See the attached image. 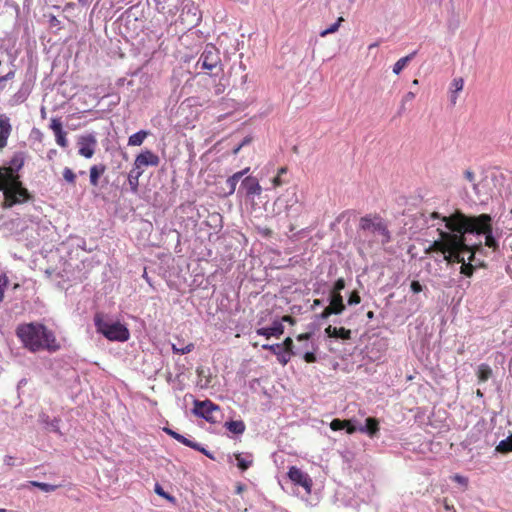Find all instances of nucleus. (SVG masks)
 Instances as JSON below:
<instances>
[{"mask_svg":"<svg viewBox=\"0 0 512 512\" xmlns=\"http://www.w3.org/2000/svg\"><path fill=\"white\" fill-rule=\"evenodd\" d=\"M344 288H345V281H344V279H343V278H339V279L335 282V284H334V286H333V288H332V290H331V292H330V293H339V294H341V291H342Z\"/></svg>","mask_w":512,"mask_h":512,"instance_id":"40","label":"nucleus"},{"mask_svg":"<svg viewBox=\"0 0 512 512\" xmlns=\"http://www.w3.org/2000/svg\"><path fill=\"white\" fill-rule=\"evenodd\" d=\"M163 431H164L166 434H168L169 436H171V437H172V435H173V433H174V430H172V429H170V428H167V427L163 428Z\"/></svg>","mask_w":512,"mask_h":512,"instance_id":"57","label":"nucleus"},{"mask_svg":"<svg viewBox=\"0 0 512 512\" xmlns=\"http://www.w3.org/2000/svg\"><path fill=\"white\" fill-rule=\"evenodd\" d=\"M347 424H349V422H344V420L340 419H334L330 422V428L333 431H338L344 429V427L347 426Z\"/></svg>","mask_w":512,"mask_h":512,"instance_id":"35","label":"nucleus"},{"mask_svg":"<svg viewBox=\"0 0 512 512\" xmlns=\"http://www.w3.org/2000/svg\"><path fill=\"white\" fill-rule=\"evenodd\" d=\"M271 184H272V187L273 188H277V187H280L282 184H283V181L280 177V175H276L272 180H271Z\"/></svg>","mask_w":512,"mask_h":512,"instance_id":"49","label":"nucleus"},{"mask_svg":"<svg viewBox=\"0 0 512 512\" xmlns=\"http://www.w3.org/2000/svg\"><path fill=\"white\" fill-rule=\"evenodd\" d=\"M315 350H316V346L314 344H311V349H306V350L296 349L295 353L303 355V358L307 363H313L316 360V357L314 354Z\"/></svg>","mask_w":512,"mask_h":512,"instance_id":"24","label":"nucleus"},{"mask_svg":"<svg viewBox=\"0 0 512 512\" xmlns=\"http://www.w3.org/2000/svg\"><path fill=\"white\" fill-rule=\"evenodd\" d=\"M361 302V298L358 292L354 291L350 294L348 298V305H357Z\"/></svg>","mask_w":512,"mask_h":512,"instance_id":"42","label":"nucleus"},{"mask_svg":"<svg viewBox=\"0 0 512 512\" xmlns=\"http://www.w3.org/2000/svg\"><path fill=\"white\" fill-rule=\"evenodd\" d=\"M496 451L500 453H508L512 451V434L498 443Z\"/></svg>","mask_w":512,"mask_h":512,"instance_id":"26","label":"nucleus"},{"mask_svg":"<svg viewBox=\"0 0 512 512\" xmlns=\"http://www.w3.org/2000/svg\"><path fill=\"white\" fill-rule=\"evenodd\" d=\"M415 98V94L413 92H408L406 93V95L404 96V99L406 101H412L413 99Z\"/></svg>","mask_w":512,"mask_h":512,"instance_id":"53","label":"nucleus"},{"mask_svg":"<svg viewBox=\"0 0 512 512\" xmlns=\"http://www.w3.org/2000/svg\"><path fill=\"white\" fill-rule=\"evenodd\" d=\"M192 411L197 417L203 418L210 423H217L220 421L222 417V413L219 406H217L210 400H195L194 408Z\"/></svg>","mask_w":512,"mask_h":512,"instance_id":"5","label":"nucleus"},{"mask_svg":"<svg viewBox=\"0 0 512 512\" xmlns=\"http://www.w3.org/2000/svg\"><path fill=\"white\" fill-rule=\"evenodd\" d=\"M243 490H244V486L243 485H241V484L237 485V487H236V493L237 494H241L243 492Z\"/></svg>","mask_w":512,"mask_h":512,"instance_id":"58","label":"nucleus"},{"mask_svg":"<svg viewBox=\"0 0 512 512\" xmlns=\"http://www.w3.org/2000/svg\"><path fill=\"white\" fill-rule=\"evenodd\" d=\"M373 316H374V314H373V312H372V311H369V312L367 313V317H368V318H373Z\"/></svg>","mask_w":512,"mask_h":512,"instance_id":"63","label":"nucleus"},{"mask_svg":"<svg viewBox=\"0 0 512 512\" xmlns=\"http://www.w3.org/2000/svg\"><path fill=\"white\" fill-rule=\"evenodd\" d=\"M190 2L191 5L185 4L183 8L182 19L187 25L193 27L200 23L202 15L198 5L193 0H190Z\"/></svg>","mask_w":512,"mask_h":512,"instance_id":"13","label":"nucleus"},{"mask_svg":"<svg viewBox=\"0 0 512 512\" xmlns=\"http://www.w3.org/2000/svg\"><path fill=\"white\" fill-rule=\"evenodd\" d=\"M344 21L343 17H339L336 22L328 26L326 29L320 32L321 37H326L329 34L335 33L338 31L341 23Z\"/></svg>","mask_w":512,"mask_h":512,"instance_id":"30","label":"nucleus"},{"mask_svg":"<svg viewBox=\"0 0 512 512\" xmlns=\"http://www.w3.org/2000/svg\"><path fill=\"white\" fill-rule=\"evenodd\" d=\"M149 135V132L146 130H140L128 138V145L129 146H140L143 144L147 136Z\"/></svg>","mask_w":512,"mask_h":512,"instance_id":"21","label":"nucleus"},{"mask_svg":"<svg viewBox=\"0 0 512 512\" xmlns=\"http://www.w3.org/2000/svg\"><path fill=\"white\" fill-rule=\"evenodd\" d=\"M344 422H349V424H347V426L344 427L348 434H353L358 430V428H356V426L354 425V420L349 419V420H344Z\"/></svg>","mask_w":512,"mask_h":512,"instance_id":"45","label":"nucleus"},{"mask_svg":"<svg viewBox=\"0 0 512 512\" xmlns=\"http://www.w3.org/2000/svg\"><path fill=\"white\" fill-rule=\"evenodd\" d=\"M23 164V157L17 156L12 159L13 167H0V191L4 196V208L26 203L30 199V194L18 174Z\"/></svg>","mask_w":512,"mask_h":512,"instance_id":"2","label":"nucleus"},{"mask_svg":"<svg viewBox=\"0 0 512 512\" xmlns=\"http://www.w3.org/2000/svg\"><path fill=\"white\" fill-rule=\"evenodd\" d=\"M63 178L69 183L75 182V174L70 168H65L63 170Z\"/></svg>","mask_w":512,"mask_h":512,"instance_id":"41","label":"nucleus"},{"mask_svg":"<svg viewBox=\"0 0 512 512\" xmlns=\"http://www.w3.org/2000/svg\"><path fill=\"white\" fill-rule=\"evenodd\" d=\"M160 159L157 154L151 150L145 149L139 153L134 160L133 169L144 173L145 167L158 166Z\"/></svg>","mask_w":512,"mask_h":512,"instance_id":"9","label":"nucleus"},{"mask_svg":"<svg viewBox=\"0 0 512 512\" xmlns=\"http://www.w3.org/2000/svg\"><path fill=\"white\" fill-rule=\"evenodd\" d=\"M56 142L59 146L65 148L68 145L65 131H61L55 134Z\"/></svg>","mask_w":512,"mask_h":512,"instance_id":"36","label":"nucleus"},{"mask_svg":"<svg viewBox=\"0 0 512 512\" xmlns=\"http://www.w3.org/2000/svg\"><path fill=\"white\" fill-rule=\"evenodd\" d=\"M286 168L285 167H281L278 172H277V175H280V177L286 173Z\"/></svg>","mask_w":512,"mask_h":512,"instance_id":"59","label":"nucleus"},{"mask_svg":"<svg viewBox=\"0 0 512 512\" xmlns=\"http://www.w3.org/2000/svg\"><path fill=\"white\" fill-rule=\"evenodd\" d=\"M186 446L189 447V445H191V440H189L188 438H186L185 436H181L180 440L178 441Z\"/></svg>","mask_w":512,"mask_h":512,"instance_id":"51","label":"nucleus"},{"mask_svg":"<svg viewBox=\"0 0 512 512\" xmlns=\"http://www.w3.org/2000/svg\"><path fill=\"white\" fill-rule=\"evenodd\" d=\"M242 178V173H234L227 179V185L229 186V194H233L236 190V186L239 180Z\"/></svg>","mask_w":512,"mask_h":512,"instance_id":"31","label":"nucleus"},{"mask_svg":"<svg viewBox=\"0 0 512 512\" xmlns=\"http://www.w3.org/2000/svg\"><path fill=\"white\" fill-rule=\"evenodd\" d=\"M226 428L234 434H242L245 431V424L243 421H230L226 422Z\"/></svg>","mask_w":512,"mask_h":512,"instance_id":"25","label":"nucleus"},{"mask_svg":"<svg viewBox=\"0 0 512 512\" xmlns=\"http://www.w3.org/2000/svg\"><path fill=\"white\" fill-rule=\"evenodd\" d=\"M284 322H287L290 325H293L295 323L294 319L291 316H283L281 320L274 321L270 327H263L257 329L256 333L267 339H269L270 337H279L284 333Z\"/></svg>","mask_w":512,"mask_h":512,"instance_id":"6","label":"nucleus"},{"mask_svg":"<svg viewBox=\"0 0 512 512\" xmlns=\"http://www.w3.org/2000/svg\"><path fill=\"white\" fill-rule=\"evenodd\" d=\"M432 217L439 219L438 238L429 243L425 248L426 253L439 252L447 262L461 263V273L471 276L474 270L471 262L474 259L475 250L482 244L481 240L472 241L471 237H483L486 246L496 247L490 216L482 214L467 217L461 213H455L449 217H439L434 213Z\"/></svg>","mask_w":512,"mask_h":512,"instance_id":"1","label":"nucleus"},{"mask_svg":"<svg viewBox=\"0 0 512 512\" xmlns=\"http://www.w3.org/2000/svg\"><path fill=\"white\" fill-rule=\"evenodd\" d=\"M50 128L53 130L54 134L63 131L62 123L58 118L51 119Z\"/></svg>","mask_w":512,"mask_h":512,"instance_id":"38","label":"nucleus"},{"mask_svg":"<svg viewBox=\"0 0 512 512\" xmlns=\"http://www.w3.org/2000/svg\"><path fill=\"white\" fill-rule=\"evenodd\" d=\"M31 485L34 487H38L39 489L45 492H50L54 489L52 485L43 482L31 481Z\"/></svg>","mask_w":512,"mask_h":512,"instance_id":"39","label":"nucleus"},{"mask_svg":"<svg viewBox=\"0 0 512 512\" xmlns=\"http://www.w3.org/2000/svg\"><path fill=\"white\" fill-rule=\"evenodd\" d=\"M464 178L472 184L473 188L476 189V185H475V174L473 173V171L471 170H466L464 172Z\"/></svg>","mask_w":512,"mask_h":512,"instance_id":"43","label":"nucleus"},{"mask_svg":"<svg viewBox=\"0 0 512 512\" xmlns=\"http://www.w3.org/2000/svg\"><path fill=\"white\" fill-rule=\"evenodd\" d=\"M50 24L56 26L59 24V20L55 16L50 17Z\"/></svg>","mask_w":512,"mask_h":512,"instance_id":"54","label":"nucleus"},{"mask_svg":"<svg viewBox=\"0 0 512 512\" xmlns=\"http://www.w3.org/2000/svg\"><path fill=\"white\" fill-rule=\"evenodd\" d=\"M9 284V278L6 273L0 274V303L4 299V291Z\"/></svg>","mask_w":512,"mask_h":512,"instance_id":"33","label":"nucleus"},{"mask_svg":"<svg viewBox=\"0 0 512 512\" xmlns=\"http://www.w3.org/2000/svg\"><path fill=\"white\" fill-rule=\"evenodd\" d=\"M10 133L11 124L9 118L5 115H0V149L6 146Z\"/></svg>","mask_w":512,"mask_h":512,"instance_id":"17","label":"nucleus"},{"mask_svg":"<svg viewBox=\"0 0 512 512\" xmlns=\"http://www.w3.org/2000/svg\"><path fill=\"white\" fill-rule=\"evenodd\" d=\"M190 448H193L195 450H198L200 449V444L196 443V442H193L191 441V445H189Z\"/></svg>","mask_w":512,"mask_h":512,"instance_id":"56","label":"nucleus"},{"mask_svg":"<svg viewBox=\"0 0 512 512\" xmlns=\"http://www.w3.org/2000/svg\"><path fill=\"white\" fill-rule=\"evenodd\" d=\"M329 306L333 308V312H335V315L343 313L345 310V305L343 302L342 295L339 293H330Z\"/></svg>","mask_w":512,"mask_h":512,"instance_id":"19","label":"nucleus"},{"mask_svg":"<svg viewBox=\"0 0 512 512\" xmlns=\"http://www.w3.org/2000/svg\"><path fill=\"white\" fill-rule=\"evenodd\" d=\"M143 174L141 173V171H138V170H135L132 168V170L129 172L128 174V183H129V186H130V189L133 193H136L138 191V186H139V178L142 176Z\"/></svg>","mask_w":512,"mask_h":512,"instance_id":"22","label":"nucleus"},{"mask_svg":"<svg viewBox=\"0 0 512 512\" xmlns=\"http://www.w3.org/2000/svg\"><path fill=\"white\" fill-rule=\"evenodd\" d=\"M94 321L97 332L110 341L126 342L130 338L129 329L119 321L105 320L99 315Z\"/></svg>","mask_w":512,"mask_h":512,"instance_id":"4","label":"nucleus"},{"mask_svg":"<svg viewBox=\"0 0 512 512\" xmlns=\"http://www.w3.org/2000/svg\"><path fill=\"white\" fill-rule=\"evenodd\" d=\"M325 334L329 338H337L342 340H348L351 338V330L346 329L344 327H336L329 325L327 328H325Z\"/></svg>","mask_w":512,"mask_h":512,"instance_id":"16","label":"nucleus"},{"mask_svg":"<svg viewBox=\"0 0 512 512\" xmlns=\"http://www.w3.org/2000/svg\"><path fill=\"white\" fill-rule=\"evenodd\" d=\"M171 348H172L173 353L183 355V354L190 353L194 349V344L188 343L187 345L182 346V347H177L175 344H172Z\"/></svg>","mask_w":512,"mask_h":512,"instance_id":"32","label":"nucleus"},{"mask_svg":"<svg viewBox=\"0 0 512 512\" xmlns=\"http://www.w3.org/2000/svg\"><path fill=\"white\" fill-rule=\"evenodd\" d=\"M242 147H243V144H240L237 147H235L233 149V154H235V155L238 154V152L241 150Z\"/></svg>","mask_w":512,"mask_h":512,"instance_id":"61","label":"nucleus"},{"mask_svg":"<svg viewBox=\"0 0 512 512\" xmlns=\"http://www.w3.org/2000/svg\"><path fill=\"white\" fill-rule=\"evenodd\" d=\"M143 278L146 279L147 282H150L146 271H144Z\"/></svg>","mask_w":512,"mask_h":512,"instance_id":"64","label":"nucleus"},{"mask_svg":"<svg viewBox=\"0 0 512 512\" xmlns=\"http://www.w3.org/2000/svg\"><path fill=\"white\" fill-rule=\"evenodd\" d=\"M290 353L289 351H281V349L278 351V353L276 354L277 357H278V361L282 364V365H286L289 360H290Z\"/></svg>","mask_w":512,"mask_h":512,"instance_id":"37","label":"nucleus"},{"mask_svg":"<svg viewBox=\"0 0 512 512\" xmlns=\"http://www.w3.org/2000/svg\"><path fill=\"white\" fill-rule=\"evenodd\" d=\"M154 491L160 497L168 500L171 503H175V498L173 496H171L170 494L166 493L159 484L155 485Z\"/></svg>","mask_w":512,"mask_h":512,"instance_id":"34","label":"nucleus"},{"mask_svg":"<svg viewBox=\"0 0 512 512\" xmlns=\"http://www.w3.org/2000/svg\"><path fill=\"white\" fill-rule=\"evenodd\" d=\"M333 314H335V312H333V308H332L331 306H329V305H328V306L323 310V312H322V315H321V316H322V318H327V317H329L330 315H333Z\"/></svg>","mask_w":512,"mask_h":512,"instance_id":"50","label":"nucleus"},{"mask_svg":"<svg viewBox=\"0 0 512 512\" xmlns=\"http://www.w3.org/2000/svg\"><path fill=\"white\" fill-rule=\"evenodd\" d=\"M181 436H182L181 434H179L176 431H174V433L172 435V438H174L175 440L179 441Z\"/></svg>","mask_w":512,"mask_h":512,"instance_id":"60","label":"nucleus"},{"mask_svg":"<svg viewBox=\"0 0 512 512\" xmlns=\"http://www.w3.org/2000/svg\"><path fill=\"white\" fill-rule=\"evenodd\" d=\"M361 228L373 233L375 236L381 237L383 243L388 242L389 235L385 225L381 220H373L371 218H362L360 222Z\"/></svg>","mask_w":512,"mask_h":512,"instance_id":"7","label":"nucleus"},{"mask_svg":"<svg viewBox=\"0 0 512 512\" xmlns=\"http://www.w3.org/2000/svg\"><path fill=\"white\" fill-rule=\"evenodd\" d=\"M242 187L245 189L247 196H259L262 193V187L259 181L252 176L246 177L242 181Z\"/></svg>","mask_w":512,"mask_h":512,"instance_id":"14","label":"nucleus"},{"mask_svg":"<svg viewBox=\"0 0 512 512\" xmlns=\"http://www.w3.org/2000/svg\"><path fill=\"white\" fill-rule=\"evenodd\" d=\"M464 88V79L462 77L454 78L449 87V100L452 105H455L458 101L459 94Z\"/></svg>","mask_w":512,"mask_h":512,"instance_id":"15","label":"nucleus"},{"mask_svg":"<svg viewBox=\"0 0 512 512\" xmlns=\"http://www.w3.org/2000/svg\"><path fill=\"white\" fill-rule=\"evenodd\" d=\"M281 345L285 347L286 351L292 352L293 341L290 337H287L284 340L283 344H281Z\"/></svg>","mask_w":512,"mask_h":512,"instance_id":"48","label":"nucleus"},{"mask_svg":"<svg viewBox=\"0 0 512 512\" xmlns=\"http://www.w3.org/2000/svg\"><path fill=\"white\" fill-rule=\"evenodd\" d=\"M414 55L415 52L400 58L393 66V73L399 75L402 72V70L407 66V64L412 60Z\"/></svg>","mask_w":512,"mask_h":512,"instance_id":"23","label":"nucleus"},{"mask_svg":"<svg viewBox=\"0 0 512 512\" xmlns=\"http://www.w3.org/2000/svg\"><path fill=\"white\" fill-rule=\"evenodd\" d=\"M288 477L294 485L301 486L306 494L311 493L313 482L307 473L296 466H291L288 470Z\"/></svg>","mask_w":512,"mask_h":512,"instance_id":"8","label":"nucleus"},{"mask_svg":"<svg viewBox=\"0 0 512 512\" xmlns=\"http://www.w3.org/2000/svg\"><path fill=\"white\" fill-rule=\"evenodd\" d=\"M311 335L309 333L300 334L297 336V341L301 343L296 349L306 350L311 349V344H314L310 341Z\"/></svg>","mask_w":512,"mask_h":512,"instance_id":"27","label":"nucleus"},{"mask_svg":"<svg viewBox=\"0 0 512 512\" xmlns=\"http://www.w3.org/2000/svg\"><path fill=\"white\" fill-rule=\"evenodd\" d=\"M77 145L78 153L86 159H91L97 147V139L94 134L82 135L79 137Z\"/></svg>","mask_w":512,"mask_h":512,"instance_id":"10","label":"nucleus"},{"mask_svg":"<svg viewBox=\"0 0 512 512\" xmlns=\"http://www.w3.org/2000/svg\"><path fill=\"white\" fill-rule=\"evenodd\" d=\"M105 169H106V167L103 164L93 165L92 167H90L89 178H90L91 185H93V186L98 185L99 178L105 172Z\"/></svg>","mask_w":512,"mask_h":512,"instance_id":"20","label":"nucleus"},{"mask_svg":"<svg viewBox=\"0 0 512 512\" xmlns=\"http://www.w3.org/2000/svg\"><path fill=\"white\" fill-rule=\"evenodd\" d=\"M16 335L23 347L31 352L47 350L56 352L61 348L54 333L40 323H23L16 328Z\"/></svg>","mask_w":512,"mask_h":512,"instance_id":"3","label":"nucleus"},{"mask_svg":"<svg viewBox=\"0 0 512 512\" xmlns=\"http://www.w3.org/2000/svg\"><path fill=\"white\" fill-rule=\"evenodd\" d=\"M236 461H237V466L241 470L248 469L250 467V465L252 464V458H251V456H248V455L238 454V455H236Z\"/></svg>","mask_w":512,"mask_h":512,"instance_id":"29","label":"nucleus"},{"mask_svg":"<svg viewBox=\"0 0 512 512\" xmlns=\"http://www.w3.org/2000/svg\"><path fill=\"white\" fill-rule=\"evenodd\" d=\"M249 170H250L249 167H247L244 170L239 171L238 173H242V177H243L244 175H246L249 172Z\"/></svg>","mask_w":512,"mask_h":512,"instance_id":"62","label":"nucleus"},{"mask_svg":"<svg viewBox=\"0 0 512 512\" xmlns=\"http://www.w3.org/2000/svg\"><path fill=\"white\" fill-rule=\"evenodd\" d=\"M198 451H200L201 453H203L204 455H206L207 457H209L211 459L213 458L212 454L208 450H206L204 447H202L201 445H200V449H198Z\"/></svg>","mask_w":512,"mask_h":512,"instance_id":"52","label":"nucleus"},{"mask_svg":"<svg viewBox=\"0 0 512 512\" xmlns=\"http://www.w3.org/2000/svg\"><path fill=\"white\" fill-rule=\"evenodd\" d=\"M453 480L462 486H466L468 483L467 478L459 474L454 475Z\"/></svg>","mask_w":512,"mask_h":512,"instance_id":"46","label":"nucleus"},{"mask_svg":"<svg viewBox=\"0 0 512 512\" xmlns=\"http://www.w3.org/2000/svg\"><path fill=\"white\" fill-rule=\"evenodd\" d=\"M199 62L202 68L213 70L220 62L217 49L212 45H207L200 56Z\"/></svg>","mask_w":512,"mask_h":512,"instance_id":"12","label":"nucleus"},{"mask_svg":"<svg viewBox=\"0 0 512 512\" xmlns=\"http://www.w3.org/2000/svg\"><path fill=\"white\" fill-rule=\"evenodd\" d=\"M296 203L298 196L295 190H286L274 202L276 213L288 212Z\"/></svg>","mask_w":512,"mask_h":512,"instance_id":"11","label":"nucleus"},{"mask_svg":"<svg viewBox=\"0 0 512 512\" xmlns=\"http://www.w3.org/2000/svg\"><path fill=\"white\" fill-rule=\"evenodd\" d=\"M281 344H263L262 348L272 351L274 354H277L278 351L281 349Z\"/></svg>","mask_w":512,"mask_h":512,"instance_id":"44","label":"nucleus"},{"mask_svg":"<svg viewBox=\"0 0 512 512\" xmlns=\"http://www.w3.org/2000/svg\"><path fill=\"white\" fill-rule=\"evenodd\" d=\"M492 374L491 368L487 364H481L478 367L477 375L480 381L485 382Z\"/></svg>","mask_w":512,"mask_h":512,"instance_id":"28","label":"nucleus"},{"mask_svg":"<svg viewBox=\"0 0 512 512\" xmlns=\"http://www.w3.org/2000/svg\"><path fill=\"white\" fill-rule=\"evenodd\" d=\"M358 431L374 437L379 431V421L376 418L369 417L366 419L365 425L358 428Z\"/></svg>","mask_w":512,"mask_h":512,"instance_id":"18","label":"nucleus"},{"mask_svg":"<svg viewBox=\"0 0 512 512\" xmlns=\"http://www.w3.org/2000/svg\"><path fill=\"white\" fill-rule=\"evenodd\" d=\"M410 288L413 293H419L422 291V285L418 281H412Z\"/></svg>","mask_w":512,"mask_h":512,"instance_id":"47","label":"nucleus"},{"mask_svg":"<svg viewBox=\"0 0 512 512\" xmlns=\"http://www.w3.org/2000/svg\"><path fill=\"white\" fill-rule=\"evenodd\" d=\"M12 461H13V457L12 456H6L5 459H4L5 464H8V465H11Z\"/></svg>","mask_w":512,"mask_h":512,"instance_id":"55","label":"nucleus"}]
</instances>
